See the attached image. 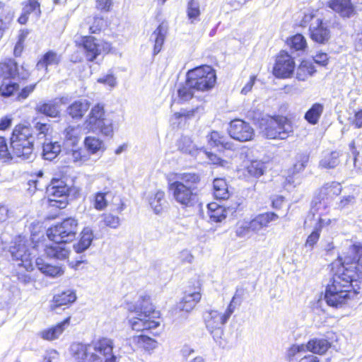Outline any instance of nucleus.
I'll return each instance as SVG.
<instances>
[{"mask_svg": "<svg viewBox=\"0 0 362 362\" xmlns=\"http://www.w3.org/2000/svg\"><path fill=\"white\" fill-rule=\"evenodd\" d=\"M332 281L327 286L325 300L334 308H340L354 298L359 289L358 281L362 279V245H351L334 264Z\"/></svg>", "mask_w": 362, "mask_h": 362, "instance_id": "obj_1", "label": "nucleus"}, {"mask_svg": "<svg viewBox=\"0 0 362 362\" xmlns=\"http://www.w3.org/2000/svg\"><path fill=\"white\" fill-rule=\"evenodd\" d=\"M200 177L196 173H185L168 177V189L174 199L185 207L193 206L198 202Z\"/></svg>", "mask_w": 362, "mask_h": 362, "instance_id": "obj_2", "label": "nucleus"}, {"mask_svg": "<svg viewBox=\"0 0 362 362\" xmlns=\"http://www.w3.org/2000/svg\"><path fill=\"white\" fill-rule=\"evenodd\" d=\"M113 341L102 338L89 344H74L71 352L77 362H103L112 355Z\"/></svg>", "mask_w": 362, "mask_h": 362, "instance_id": "obj_3", "label": "nucleus"}, {"mask_svg": "<svg viewBox=\"0 0 362 362\" xmlns=\"http://www.w3.org/2000/svg\"><path fill=\"white\" fill-rule=\"evenodd\" d=\"M35 137L30 127L17 125L11 137V160L19 159L21 161L31 160L34 158L33 146Z\"/></svg>", "mask_w": 362, "mask_h": 362, "instance_id": "obj_4", "label": "nucleus"}, {"mask_svg": "<svg viewBox=\"0 0 362 362\" xmlns=\"http://www.w3.org/2000/svg\"><path fill=\"white\" fill-rule=\"evenodd\" d=\"M135 316L129 318V322L132 329L139 332L157 328L160 322L152 320L158 315L150 302L149 297L142 298L134 308Z\"/></svg>", "mask_w": 362, "mask_h": 362, "instance_id": "obj_5", "label": "nucleus"}, {"mask_svg": "<svg viewBox=\"0 0 362 362\" xmlns=\"http://www.w3.org/2000/svg\"><path fill=\"white\" fill-rule=\"evenodd\" d=\"M259 127L264 136L269 139H286L293 132L291 121L280 115L262 117Z\"/></svg>", "mask_w": 362, "mask_h": 362, "instance_id": "obj_6", "label": "nucleus"}, {"mask_svg": "<svg viewBox=\"0 0 362 362\" xmlns=\"http://www.w3.org/2000/svg\"><path fill=\"white\" fill-rule=\"evenodd\" d=\"M33 242L25 236L16 238L13 245L10 248L13 260L16 261V265L23 267L26 271L33 269V259L35 257Z\"/></svg>", "mask_w": 362, "mask_h": 362, "instance_id": "obj_7", "label": "nucleus"}, {"mask_svg": "<svg viewBox=\"0 0 362 362\" xmlns=\"http://www.w3.org/2000/svg\"><path fill=\"white\" fill-rule=\"evenodd\" d=\"M83 127L88 132H99L107 136H112L113 134L112 122L105 117L103 106L100 105H95L91 109L83 123Z\"/></svg>", "mask_w": 362, "mask_h": 362, "instance_id": "obj_8", "label": "nucleus"}, {"mask_svg": "<svg viewBox=\"0 0 362 362\" xmlns=\"http://www.w3.org/2000/svg\"><path fill=\"white\" fill-rule=\"evenodd\" d=\"M232 314L227 308L223 313L214 309L204 311L203 319L206 328L216 341L221 339L223 334V326L227 323Z\"/></svg>", "mask_w": 362, "mask_h": 362, "instance_id": "obj_9", "label": "nucleus"}, {"mask_svg": "<svg viewBox=\"0 0 362 362\" xmlns=\"http://www.w3.org/2000/svg\"><path fill=\"white\" fill-rule=\"evenodd\" d=\"M187 78L197 93L211 89L216 80V74L209 66H202L189 71Z\"/></svg>", "mask_w": 362, "mask_h": 362, "instance_id": "obj_10", "label": "nucleus"}, {"mask_svg": "<svg viewBox=\"0 0 362 362\" xmlns=\"http://www.w3.org/2000/svg\"><path fill=\"white\" fill-rule=\"evenodd\" d=\"M78 221L67 218L47 230V236L53 242L66 243L73 241L78 231Z\"/></svg>", "mask_w": 362, "mask_h": 362, "instance_id": "obj_11", "label": "nucleus"}, {"mask_svg": "<svg viewBox=\"0 0 362 362\" xmlns=\"http://www.w3.org/2000/svg\"><path fill=\"white\" fill-rule=\"evenodd\" d=\"M69 187L62 179H52L47 187L48 204L50 207L64 209L67 205Z\"/></svg>", "mask_w": 362, "mask_h": 362, "instance_id": "obj_12", "label": "nucleus"}, {"mask_svg": "<svg viewBox=\"0 0 362 362\" xmlns=\"http://www.w3.org/2000/svg\"><path fill=\"white\" fill-rule=\"evenodd\" d=\"M228 132L232 139L240 142L251 141L255 136V131L251 125L238 119L230 122Z\"/></svg>", "mask_w": 362, "mask_h": 362, "instance_id": "obj_13", "label": "nucleus"}, {"mask_svg": "<svg viewBox=\"0 0 362 362\" xmlns=\"http://www.w3.org/2000/svg\"><path fill=\"white\" fill-rule=\"evenodd\" d=\"M327 20L313 18L309 31L311 39L319 44H325L330 38V30L327 26Z\"/></svg>", "mask_w": 362, "mask_h": 362, "instance_id": "obj_14", "label": "nucleus"}, {"mask_svg": "<svg viewBox=\"0 0 362 362\" xmlns=\"http://www.w3.org/2000/svg\"><path fill=\"white\" fill-rule=\"evenodd\" d=\"M294 62L291 57L285 51H281L277 56L274 74L279 78H288L293 72Z\"/></svg>", "mask_w": 362, "mask_h": 362, "instance_id": "obj_15", "label": "nucleus"}, {"mask_svg": "<svg viewBox=\"0 0 362 362\" xmlns=\"http://www.w3.org/2000/svg\"><path fill=\"white\" fill-rule=\"evenodd\" d=\"M66 98H54L47 101H40L36 104L35 110L37 113L49 117H58L60 115V106L66 103Z\"/></svg>", "mask_w": 362, "mask_h": 362, "instance_id": "obj_16", "label": "nucleus"}, {"mask_svg": "<svg viewBox=\"0 0 362 362\" xmlns=\"http://www.w3.org/2000/svg\"><path fill=\"white\" fill-rule=\"evenodd\" d=\"M197 286L194 287V291H187L181 300L177 303V308L181 311L186 313L191 312L200 301L202 298L201 287L197 282Z\"/></svg>", "mask_w": 362, "mask_h": 362, "instance_id": "obj_17", "label": "nucleus"}, {"mask_svg": "<svg viewBox=\"0 0 362 362\" xmlns=\"http://www.w3.org/2000/svg\"><path fill=\"white\" fill-rule=\"evenodd\" d=\"M341 192V186L339 182H332L325 185L320 192L321 200L318 204L316 203V210L319 211L322 208H326L330 201Z\"/></svg>", "mask_w": 362, "mask_h": 362, "instance_id": "obj_18", "label": "nucleus"}, {"mask_svg": "<svg viewBox=\"0 0 362 362\" xmlns=\"http://www.w3.org/2000/svg\"><path fill=\"white\" fill-rule=\"evenodd\" d=\"M63 156L67 163H74L77 165H82L90 160L88 152L83 148H67Z\"/></svg>", "mask_w": 362, "mask_h": 362, "instance_id": "obj_19", "label": "nucleus"}, {"mask_svg": "<svg viewBox=\"0 0 362 362\" xmlns=\"http://www.w3.org/2000/svg\"><path fill=\"white\" fill-rule=\"evenodd\" d=\"M329 7L342 18H351L356 13L351 0H332L329 2Z\"/></svg>", "mask_w": 362, "mask_h": 362, "instance_id": "obj_20", "label": "nucleus"}, {"mask_svg": "<svg viewBox=\"0 0 362 362\" xmlns=\"http://www.w3.org/2000/svg\"><path fill=\"white\" fill-rule=\"evenodd\" d=\"M279 216L274 212L260 214L249 222L251 231L257 233L264 228L269 226V223L275 221Z\"/></svg>", "mask_w": 362, "mask_h": 362, "instance_id": "obj_21", "label": "nucleus"}, {"mask_svg": "<svg viewBox=\"0 0 362 362\" xmlns=\"http://www.w3.org/2000/svg\"><path fill=\"white\" fill-rule=\"evenodd\" d=\"M81 43L83 47L88 61H93L101 52L100 45L95 42V38L94 37H81Z\"/></svg>", "mask_w": 362, "mask_h": 362, "instance_id": "obj_22", "label": "nucleus"}, {"mask_svg": "<svg viewBox=\"0 0 362 362\" xmlns=\"http://www.w3.org/2000/svg\"><path fill=\"white\" fill-rule=\"evenodd\" d=\"M45 252L47 257L57 259H65L69 257L70 250L62 242H54L46 245Z\"/></svg>", "mask_w": 362, "mask_h": 362, "instance_id": "obj_23", "label": "nucleus"}, {"mask_svg": "<svg viewBox=\"0 0 362 362\" xmlns=\"http://www.w3.org/2000/svg\"><path fill=\"white\" fill-rule=\"evenodd\" d=\"M148 202L156 214H161L167 208L168 202L165 198V192L162 190H158L151 194Z\"/></svg>", "mask_w": 362, "mask_h": 362, "instance_id": "obj_24", "label": "nucleus"}, {"mask_svg": "<svg viewBox=\"0 0 362 362\" xmlns=\"http://www.w3.org/2000/svg\"><path fill=\"white\" fill-rule=\"evenodd\" d=\"M60 62L61 55L52 50H49L38 61L36 68L37 70H43L45 74H46L49 66H57Z\"/></svg>", "mask_w": 362, "mask_h": 362, "instance_id": "obj_25", "label": "nucleus"}, {"mask_svg": "<svg viewBox=\"0 0 362 362\" xmlns=\"http://www.w3.org/2000/svg\"><path fill=\"white\" fill-rule=\"evenodd\" d=\"M93 240V230L90 227H85L80 234V239L78 242L74 245V250L77 253L84 252L90 246Z\"/></svg>", "mask_w": 362, "mask_h": 362, "instance_id": "obj_26", "label": "nucleus"}, {"mask_svg": "<svg viewBox=\"0 0 362 362\" xmlns=\"http://www.w3.org/2000/svg\"><path fill=\"white\" fill-rule=\"evenodd\" d=\"M90 107L89 102L86 99L76 100L67 108L68 114L73 119H80L88 111Z\"/></svg>", "mask_w": 362, "mask_h": 362, "instance_id": "obj_27", "label": "nucleus"}, {"mask_svg": "<svg viewBox=\"0 0 362 362\" xmlns=\"http://www.w3.org/2000/svg\"><path fill=\"white\" fill-rule=\"evenodd\" d=\"M18 71L17 63L13 59H7L0 63V76L4 80H14Z\"/></svg>", "mask_w": 362, "mask_h": 362, "instance_id": "obj_28", "label": "nucleus"}, {"mask_svg": "<svg viewBox=\"0 0 362 362\" xmlns=\"http://www.w3.org/2000/svg\"><path fill=\"white\" fill-rule=\"evenodd\" d=\"M35 264L37 269L46 276L54 278L64 274V269L62 267L45 263L42 258H37Z\"/></svg>", "mask_w": 362, "mask_h": 362, "instance_id": "obj_29", "label": "nucleus"}, {"mask_svg": "<svg viewBox=\"0 0 362 362\" xmlns=\"http://www.w3.org/2000/svg\"><path fill=\"white\" fill-rule=\"evenodd\" d=\"M178 149L185 153L197 157L201 154L203 148H198L188 136H182L177 144Z\"/></svg>", "mask_w": 362, "mask_h": 362, "instance_id": "obj_30", "label": "nucleus"}, {"mask_svg": "<svg viewBox=\"0 0 362 362\" xmlns=\"http://www.w3.org/2000/svg\"><path fill=\"white\" fill-rule=\"evenodd\" d=\"M306 351L313 354H323L330 347V343L325 339L313 338L305 344Z\"/></svg>", "mask_w": 362, "mask_h": 362, "instance_id": "obj_31", "label": "nucleus"}, {"mask_svg": "<svg viewBox=\"0 0 362 362\" xmlns=\"http://www.w3.org/2000/svg\"><path fill=\"white\" fill-rule=\"evenodd\" d=\"M76 299V295L74 291L68 289L59 294L55 295L53 298L52 309L74 303Z\"/></svg>", "mask_w": 362, "mask_h": 362, "instance_id": "obj_32", "label": "nucleus"}, {"mask_svg": "<svg viewBox=\"0 0 362 362\" xmlns=\"http://www.w3.org/2000/svg\"><path fill=\"white\" fill-rule=\"evenodd\" d=\"M186 14L190 24H195L200 21L201 10L198 0H189L186 7Z\"/></svg>", "mask_w": 362, "mask_h": 362, "instance_id": "obj_33", "label": "nucleus"}, {"mask_svg": "<svg viewBox=\"0 0 362 362\" xmlns=\"http://www.w3.org/2000/svg\"><path fill=\"white\" fill-rule=\"evenodd\" d=\"M207 139L209 144L212 147L221 146L226 149H231L233 148V144L228 141L226 137L218 132H211V134L207 136Z\"/></svg>", "mask_w": 362, "mask_h": 362, "instance_id": "obj_34", "label": "nucleus"}, {"mask_svg": "<svg viewBox=\"0 0 362 362\" xmlns=\"http://www.w3.org/2000/svg\"><path fill=\"white\" fill-rule=\"evenodd\" d=\"M208 209L209 217L211 222L219 223L226 217V208L216 203L209 204Z\"/></svg>", "mask_w": 362, "mask_h": 362, "instance_id": "obj_35", "label": "nucleus"}, {"mask_svg": "<svg viewBox=\"0 0 362 362\" xmlns=\"http://www.w3.org/2000/svg\"><path fill=\"white\" fill-rule=\"evenodd\" d=\"M70 318L68 317L64 320L62 322L58 324L55 327L49 328L48 329L43 330L40 333V336L42 339L46 340H54L59 337V336L63 332L64 326L69 324Z\"/></svg>", "mask_w": 362, "mask_h": 362, "instance_id": "obj_36", "label": "nucleus"}, {"mask_svg": "<svg viewBox=\"0 0 362 362\" xmlns=\"http://www.w3.org/2000/svg\"><path fill=\"white\" fill-rule=\"evenodd\" d=\"M213 187L214 195L216 199H227L229 197L228 185L224 179H214Z\"/></svg>", "mask_w": 362, "mask_h": 362, "instance_id": "obj_37", "label": "nucleus"}, {"mask_svg": "<svg viewBox=\"0 0 362 362\" xmlns=\"http://www.w3.org/2000/svg\"><path fill=\"white\" fill-rule=\"evenodd\" d=\"M130 341L138 347L146 350H152L157 347L156 340L143 334L133 336L130 338Z\"/></svg>", "mask_w": 362, "mask_h": 362, "instance_id": "obj_38", "label": "nucleus"}, {"mask_svg": "<svg viewBox=\"0 0 362 362\" xmlns=\"http://www.w3.org/2000/svg\"><path fill=\"white\" fill-rule=\"evenodd\" d=\"M81 139V131L78 127H69L65 129V144L67 148L77 146Z\"/></svg>", "mask_w": 362, "mask_h": 362, "instance_id": "obj_39", "label": "nucleus"}, {"mask_svg": "<svg viewBox=\"0 0 362 362\" xmlns=\"http://www.w3.org/2000/svg\"><path fill=\"white\" fill-rule=\"evenodd\" d=\"M84 145L89 156L105 151L103 141L95 136L86 137L84 139Z\"/></svg>", "mask_w": 362, "mask_h": 362, "instance_id": "obj_40", "label": "nucleus"}, {"mask_svg": "<svg viewBox=\"0 0 362 362\" xmlns=\"http://www.w3.org/2000/svg\"><path fill=\"white\" fill-rule=\"evenodd\" d=\"M165 34L166 30L162 25H160L152 33L151 36V40L154 41V54H157L160 52L163 42L165 41Z\"/></svg>", "mask_w": 362, "mask_h": 362, "instance_id": "obj_41", "label": "nucleus"}, {"mask_svg": "<svg viewBox=\"0 0 362 362\" xmlns=\"http://www.w3.org/2000/svg\"><path fill=\"white\" fill-rule=\"evenodd\" d=\"M61 151V145L57 141L43 144L42 156L45 160H52L59 155Z\"/></svg>", "mask_w": 362, "mask_h": 362, "instance_id": "obj_42", "label": "nucleus"}, {"mask_svg": "<svg viewBox=\"0 0 362 362\" xmlns=\"http://www.w3.org/2000/svg\"><path fill=\"white\" fill-rule=\"evenodd\" d=\"M197 91L194 88L189 81L187 78L185 83L182 84L177 90V95L179 99L182 101H188L189 99L194 98H199L196 95Z\"/></svg>", "mask_w": 362, "mask_h": 362, "instance_id": "obj_43", "label": "nucleus"}, {"mask_svg": "<svg viewBox=\"0 0 362 362\" xmlns=\"http://www.w3.org/2000/svg\"><path fill=\"white\" fill-rule=\"evenodd\" d=\"M324 110L323 105L316 103L305 114V119L311 124H316Z\"/></svg>", "mask_w": 362, "mask_h": 362, "instance_id": "obj_44", "label": "nucleus"}, {"mask_svg": "<svg viewBox=\"0 0 362 362\" xmlns=\"http://www.w3.org/2000/svg\"><path fill=\"white\" fill-rule=\"evenodd\" d=\"M112 197V195L110 192L96 193L93 199L94 208L99 211L105 209L107 206L110 199Z\"/></svg>", "mask_w": 362, "mask_h": 362, "instance_id": "obj_45", "label": "nucleus"}, {"mask_svg": "<svg viewBox=\"0 0 362 362\" xmlns=\"http://www.w3.org/2000/svg\"><path fill=\"white\" fill-rule=\"evenodd\" d=\"M339 153L332 151L324 156L320 162V166L323 168H334L339 163Z\"/></svg>", "mask_w": 362, "mask_h": 362, "instance_id": "obj_46", "label": "nucleus"}, {"mask_svg": "<svg viewBox=\"0 0 362 362\" xmlns=\"http://www.w3.org/2000/svg\"><path fill=\"white\" fill-rule=\"evenodd\" d=\"M288 45L294 51L304 52L307 48L306 40L300 34H296L288 40Z\"/></svg>", "mask_w": 362, "mask_h": 362, "instance_id": "obj_47", "label": "nucleus"}, {"mask_svg": "<svg viewBox=\"0 0 362 362\" xmlns=\"http://www.w3.org/2000/svg\"><path fill=\"white\" fill-rule=\"evenodd\" d=\"M204 111V107L202 104L197 105L195 108L189 110H182L180 112L174 113L173 119H179L182 117L185 119H191L192 117H199Z\"/></svg>", "mask_w": 362, "mask_h": 362, "instance_id": "obj_48", "label": "nucleus"}, {"mask_svg": "<svg viewBox=\"0 0 362 362\" xmlns=\"http://www.w3.org/2000/svg\"><path fill=\"white\" fill-rule=\"evenodd\" d=\"M19 86L13 80H4L1 86L0 92L3 96H11L15 91L18 90Z\"/></svg>", "mask_w": 362, "mask_h": 362, "instance_id": "obj_49", "label": "nucleus"}, {"mask_svg": "<svg viewBox=\"0 0 362 362\" xmlns=\"http://www.w3.org/2000/svg\"><path fill=\"white\" fill-rule=\"evenodd\" d=\"M37 134L38 140L44 139L51 130V125L47 123H42L40 122H34L33 129Z\"/></svg>", "mask_w": 362, "mask_h": 362, "instance_id": "obj_50", "label": "nucleus"}, {"mask_svg": "<svg viewBox=\"0 0 362 362\" xmlns=\"http://www.w3.org/2000/svg\"><path fill=\"white\" fill-rule=\"evenodd\" d=\"M247 171L251 176L259 177L264 174V164L257 160L252 161L247 167Z\"/></svg>", "mask_w": 362, "mask_h": 362, "instance_id": "obj_51", "label": "nucleus"}, {"mask_svg": "<svg viewBox=\"0 0 362 362\" xmlns=\"http://www.w3.org/2000/svg\"><path fill=\"white\" fill-rule=\"evenodd\" d=\"M309 160V156L307 153H299L296 156V162L293 165V173H300L302 172Z\"/></svg>", "mask_w": 362, "mask_h": 362, "instance_id": "obj_52", "label": "nucleus"}, {"mask_svg": "<svg viewBox=\"0 0 362 362\" xmlns=\"http://www.w3.org/2000/svg\"><path fill=\"white\" fill-rule=\"evenodd\" d=\"M23 13L29 16L34 13L37 18H39L41 13L40 4L37 0H28V2L23 6Z\"/></svg>", "mask_w": 362, "mask_h": 362, "instance_id": "obj_53", "label": "nucleus"}, {"mask_svg": "<svg viewBox=\"0 0 362 362\" xmlns=\"http://www.w3.org/2000/svg\"><path fill=\"white\" fill-rule=\"evenodd\" d=\"M306 71L309 76H312L315 72V69L313 66L308 62H303L300 66L298 68L296 72V78L299 81H305V77L302 74V72Z\"/></svg>", "mask_w": 362, "mask_h": 362, "instance_id": "obj_54", "label": "nucleus"}, {"mask_svg": "<svg viewBox=\"0 0 362 362\" xmlns=\"http://www.w3.org/2000/svg\"><path fill=\"white\" fill-rule=\"evenodd\" d=\"M102 218L104 225L111 228L115 229L120 226V218L112 214H103Z\"/></svg>", "mask_w": 362, "mask_h": 362, "instance_id": "obj_55", "label": "nucleus"}, {"mask_svg": "<svg viewBox=\"0 0 362 362\" xmlns=\"http://www.w3.org/2000/svg\"><path fill=\"white\" fill-rule=\"evenodd\" d=\"M13 18V13L8 11L6 13H1L0 15V32H4L9 28Z\"/></svg>", "mask_w": 362, "mask_h": 362, "instance_id": "obj_56", "label": "nucleus"}, {"mask_svg": "<svg viewBox=\"0 0 362 362\" xmlns=\"http://www.w3.org/2000/svg\"><path fill=\"white\" fill-rule=\"evenodd\" d=\"M11 154L8 151L5 138L0 136V159L7 162L11 160Z\"/></svg>", "mask_w": 362, "mask_h": 362, "instance_id": "obj_57", "label": "nucleus"}, {"mask_svg": "<svg viewBox=\"0 0 362 362\" xmlns=\"http://www.w3.org/2000/svg\"><path fill=\"white\" fill-rule=\"evenodd\" d=\"M243 299V291L237 290L233 296L230 303L227 306V308L230 310L232 313H234L236 308L240 305Z\"/></svg>", "mask_w": 362, "mask_h": 362, "instance_id": "obj_58", "label": "nucleus"}, {"mask_svg": "<svg viewBox=\"0 0 362 362\" xmlns=\"http://www.w3.org/2000/svg\"><path fill=\"white\" fill-rule=\"evenodd\" d=\"M305 351H307L305 344H294L287 351V356L289 359H292L293 357Z\"/></svg>", "mask_w": 362, "mask_h": 362, "instance_id": "obj_59", "label": "nucleus"}, {"mask_svg": "<svg viewBox=\"0 0 362 362\" xmlns=\"http://www.w3.org/2000/svg\"><path fill=\"white\" fill-rule=\"evenodd\" d=\"M320 236V228H315V230L308 235L305 246L306 247L313 248L315 245L317 243Z\"/></svg>", "mask_w": 362, "mask_h": 362, "instance_id": "obj_60", "label": "nucleus"}, {"mask_svg": "<svg viewBox=\"0 0 362 362\" xmlns=\"http://www.w3.org/2000/svg\"><path fill=\"white\" fill-rule=\"evenodd\" d=\"M97 81L100 83H103L113 88L117 84V80L115 76L112 74H107L105 76L100 77Z\"/></svg>", "mask_w": 362, "mask_h": 362, "instance_id": "obj_61", "label": "nucleus"}, {"mask_svg": "<svg viewBox=\"0 0 362 362\" xmlns=\"http://www.w3.org/2000/svg\"><path fill=\"white\" fill-rule=\"evenodd\" d=\"M355 202L356 197L354 195L344 196L338 203V207L340 209H344L349 206L354 204Z\"/></svg>", "mask_w": 362, "mask_h": 362, "instance_id": "obj_62", "label": "nucleus"}, {"mask_svg": "<svg viewBox=\"0 0 362 362\" xmlns=\"http://www.w3.org/2000/svg\"><path fill=\"white\" fill-rule=\"evenodd\" d=\"M303 177L298 173H293L286 178L287 185H292L294 187L298 186L302 182Z\"/></svg>", "mask_w": 362, "mask_h": 362, "instance_id": "obj_63", "label": "nucleus"}, {"mask_svg": "<svg viewBox=\"0 0 362 362\" xmlns=\"http://www.w3.org/2000/svg\"><path fill=\"white\" fill-rule=\"evenodd\" d=\"M250 230L251 229L249 228L248 223L238 226L236 229L235 233L236 235L239 238H245L249 235Z\"/></svg>", "mask_w": 362, "mask_h": 362, "instance_id": "obj_64", "label": "nucleus"}]
</instances>
